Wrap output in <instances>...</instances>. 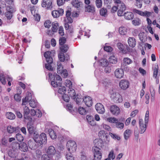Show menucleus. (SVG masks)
<instances>
[{
  "label": "nucleus",
  "instance_id": "1",
  "mask_svg": "<svg viewBox=\"0 0 160 160\" xmlns=\"http://www.w3.org/2000/svg\"><path fill=\"white\" fill-rule=\"evenodd\" d=\"M33 138L36 142L35 144L32 143L31 140H29L28 142V144L30 145L29 147L32 149H34L37 147L42 146L43 144H45L47 142L46 135L44 133H42L40 135L38 133H34Z\"/></svg>",
  "mask_w": 160,
  "mask_h": 160
},
{
  "label": "nucleus",
  "instance_id": "2",
  "mask_svg": "<svg viewBox=\"0 0 160 160\" xmlns=\"http://www.w3.org/2000/svg\"><path fill=\"white\" fill-rule=\"evenodd\" d=\"M61 77L56 73L53 75V79L51 82V84L54 88L59 87L58 90V92L61 94H63L66 92V88L64 86H61Z\"/></svg>",
  "mask_w": 160,
  "mask_h": 160
},
{
  "label": "nucleus",
  "instance_id": "3",
  "mask_svg": "<svg viewBox=\"0 0 160 160\" xmlns=\"http://www.w3.org/2000/svg\"><path fill=\"white\" fill-rule=\"evenodd\" d=\"M44 56L46 58L48 63L45 65V68L49 71H53V68L51 66V64L53 62V59L52 57V53L49 51L45 52L44 53Z\"/></svg>",
  "mask_w": 160,
  "mask_h": 160
},
{
  "label": "nucleus",
  "instance_id": "4",
  "mask_svg": "<svg viewBox=\"0 0 160 160\" xmlns=\"http://www.w3.org/2000/svg\"><path fill=\"white\" fill-rule=\"evenodd\" d=\"M6 9L7 12L5 14L7 19V22L9 23H12L13 21V20L12 19L13 16L12 13L16 11V10L11 6H7Z\"/></svg>",
  "mask_w": 160,
  "mask_h": 160
},
{
  "label": "nucleus",
  "instance_id": "5",
  "mask_svg": "<svg viewBox=\"0 0 160 160\" xmlns=\"http://www.w3.org/2000/svg\"><path fill=\"white\" fill-rule=\"evenodd\" d=\"M111 98L116 103L121 102L123 100L122 96L119 93L113 91V90L110 91Z\"/></svg>",
  "mask_w": 160,
  "mask_h": 160
},
{
  "label": "nucleus",
  "instance_id": "6",
  "mask_svg": "<svg viewBox=\"0 0 160 160\" xmlns=\"http://www.w3.org/2000/svg\"><path fill=\"white\" fill-rule=\"evenodd\" d=\"M67 147L69 152L73 153L76 151L77 148V145L74 141L69 140L67 142Z\"/></svg>",
  "mask_w": 160,
  "mask_h": 160
},
{
  "label": "nucleus",
  "instance_id": "7",
  "mask_svg": "<svg viewBox=\"0 0 160 160\" xmlns=\"http://www.w3.org/2000/svg\"><path fill=\"white\" fill-rule=\"evenodd\" d=\"M92 150L94 158V159L93 160H101L102 156L101 148L93 147Z\"/></svg>",
  "mask_w": 160,
  "mask_h": 160
},
{
  "label": "nucleus",
  "instance_id": "8",
  "mask_svg": "<svg viewBox=\"0 0 160 160\" xmlns=\"http://www.w3.org/2000/svg\"><path fill=\"white\" fill-rule=\"evenodd\" d=\"M100 62L101 65L105 67L104 72L106 73H109L111 71V67L108 65V61L106 60H102Z\"/></svg>",
  "mask_w": 160,
  "mask_h": 160
},
{
  "label": "nucleus",
  "instance_id": "9",
  "mask_svg": "<svg viewBox=\"0 0 160 160\" xmlns=\"http://www.w3.org/2000/svg\"><path fill=\"white\" fill-rule=\"evenodd\" d=\"M42 6L43 8H45L47 9H51L52 8V0H42Z\"/></svg>",
  "mask_w": 160,
  "mask_h": 160
},
{
  "label": "nucleus",
  "instance_id": "10",
  "mask_svg": "<svg viewBox=\"0 0 160 160\" xmlns=\"http://www.w3.org/2000/svg\"><path fill=\"white\" fill-rule=\"evenodd\" d=\"M129 85V82L126 80H122L119 83L120 88L123 90L126 89L128 88Z\"/></svg>",
  "mask_w": 160,
  "mask_h": 160
},
{
  "label": "nucleus",
  "instance_id": "11",
  "mask_svg": "<svg viewBox=\"0 0 160 160\" xmlns=\"http://www.w3.org/2000/svg\"><path fill=\"white\" fill-rule=\"evenodd\" d=\"M95 108L97 112L99 113L103 114L105 112L104 106L101 103H97L95 105Z\"/></svg>",
  "mask_w": 160,
  "mask_h": 160
},
{
  "label": "nucleus",
  "instance_id": "12",
  "mask_svg": "<svg viewBox=\"0 0 160 160\" xmlns=\"http://www.w3.org/2000/svg\"><path fill=\"white\" fill-rule=\"evenodd\" d=\"M111 112L112 113L115 115H117L119 114L120 112V110L117 106L112 105L111 106L110 108Z\"/></svg>",
  "mask_w": 160,
  "mask_h": 160
},
{
  "label": "nucleus",
  "instance_id": "13",
  "mask_svg": "<svg viewBox=\"0 0 160 160\" xmlns=\"http://www.w3.org/2000/svg\"><path fill=\"white\" fill-rule=\"evenodd\" d=\"M123 68H117L114 72L115 76L117 78H122L124 76Z\"/></svg>",
  "mask_w": 160,
  "mask_h": 160
},
{
  "label": "nucleus",
  "instance_id": "14",
  "mask_svg": "<svg viewBox=\"0 0 160 160\" xmlns=\"http://www.w3.org/2000/svg\"><path fill=\"white\" fill-rule=\"evenodd\" d=\"M85 11L86 12L94 13L95 12V7L93 5H88L85 6Z\"/></svg>",
  "mask_w": 160,
  "mask_h": 160
},
{
  "label": "nucleus",
  "instance_id": "15",
  "mask_svg": "<svg viewBox=\"0 0 160 160\" xmlns=\"http://www.w3.org/2000/svg\"><path fill=\"white\" fill-rule=\"evenodd\" d=\"M27 127L30 134H33V136H34V133H38L35 131L36 129L31 124L28 123L27 124Z\"/></svg>",
  "mask_w": 160,
  "mask_h": 160
},
{
  "label": "nucleus",
  "instance_id": "16",
  "mask_svg": "<svg viewBox=\"0 0 160 160\" xmlns=\"http://www.w3.org/2000/svg\"><path fill=\"white\" fill-rule=\"evenodd\" d=\"M83 101L86 105L88 107H91L92 104V98L89 96H86L83 98Z\"/></svg>",
  "mask_w": 160,
  "mask_h": 160
},
{
  "label": "nucleus",
  "instance_id": "17",
  "mask_svg": "<svg viewBox=\"0 0 160 160\" xmlns=\"http://www.w3.org/2000/svg\"><path fill=\"white\" fill-rule=\"evenodd\" d=\"M94 147L97 148H102L103 146V143L102 140V139H96L94 141Z\"/></svg>",
  "mask_w": 160,
  "mask_h": 160
},
{
  "label": "nucleus",
  "instance_id": "18",
  "mask_svg": "<svg viewBox=\"0 0 160 160\" xmlns=\"http://www.w3.org/2000/svg\"><path fill=\"white\" fill-rule=\"evenodd\" d=\"M132 62V61L128 58H125L123 59V62L122 63L121 67L124 68L127 65H129Z\"/></svg>",
  "mask_w": 160,
  "mask_h": 160
},
{
  "label": "nucleus",
  "instance_id": "19",
  "mask_svg": "<svg viewBox=\"0 0 160 160\" xmlns=\"http://www.w3.org/2000/svg\"><path fill=\"white\" fill-rule=\"evenodd\" d=\"M7 130L8 132L12 133L14 132H18L19 130V128L18 127H14L10 125L7 127Z\"/></svg>",
  "mask_w": 160,
  "mask_h": 160
},
{
  "label": "nucleus",
  "instance_id": "20",
  "mask_svg": "<svg viewBox=\"0 0 160 160\" xmlns=\"http://www.w3.org/2000/svg\"><path fill=\"white\" fill-rule=\"evenodd\" d=\"M32 98V94L31 93H28V94L24 98L22 99V105H25L28 103V101L31 99Z\"/></svg>",
  "mask_w": 160,
  "mask_h": 160
},
{
  "label": "nucleus",
  "instance_id": "21",
  "mask_svg": "<svg viewBox=\"0 0 160 160\" xmlns=\"http://www.w3.org/2000/svg\"><path fill=\"white\" fill-rule=\"evenodd\" d=\"M129 46L132 48L134 47L136 44V40L134 38L129 37L128 39Z\"/></svg>",
  "mask_w": 160,
  "mask_h": 160
},
{
  "label": "nucleus",
  "instance_id": "22",
  "mask_svg": "<svg viewBox=\"0 0 160 160\" xmlns=\"http://www.w3.org/2000/svg\"><path fill=\"white\" fill-rule=\"evenodd\" d=\"M86 118L88 123L91 126H94L96 125V122L92 116L88 115L86 116Z\"/></svg>",
  "mask_w": 160,
  "mask_h": 160
},
{
  "label": "nucleus",
  "instance_id": "23",
  "mask_svg": "<svg viewBox=\"0 0 160 160\" xmlns=\"http://www.w3.org/2000/svg\"><path fill=\"white\" fill-rule=\"evenodd\" d=\"M134 16L133 13L130 12H126L123 14L125 18L128 20L132 19L134 18Z\"/></svg>",
  "mask_w": 160,
  "mask_h": 160
},
{
  "label": "nucleus",
  "instance_id": "24",
  "mask_svg": "<svg viewBox=\"0 0 160 160\" xmlns=\"http://www.w3.org/2000/svg\"><path fill=\"white\" fill-rule=\"evenodd\" d=\"M120 7H119L118 12V15L119 16H123L122 13L126 9V7L125 4H123L122 5H121L120 6Z\"/></svg>",
  "mask_w": 160,
  "mask_h": 160
},
{
  "label": "nucleus",
  "instance_id": "25",
  "mask_svg": "<svg viewBox=\"0 0 160 160\" xmlns=\"http://www.w3.org/2000/svg\"><path fill=\"white\" fill-rule=\"evenodd\" d=\"M56 151L55 147L52 146L49 147L47 151V153L49 155H53L56 153Z\"/></svg>",
  "mask_w": 160,
  "mask_h": 160
},
{
  "label": "nucleus",
  "instance_id": "26",
  "mask_svg": "<svg viewBox=\"0 0 160 160\" xmlns=\"http://www.w3.org/2000/svg\"><path fill=\"white\" fill-rule=\"evenodd\" d=\"M68 95L71 98L73 99H75L76 98V93L75 91L72 88H69L68 89Z\"/></svg>",
  "mask_w": 160,
  "mask_h": 160
},
{
  "label": "nucleus",
  "instance_id": "27",
  "mask_svg": "<svg viewBox=\"0 0 160 160\" xmlns=\"http://www.w3.org/2000/svg\"><path fill=\"white\" fill-rule=\"evenodd\" d=\"M19 148L20 150L22 152H25L28 150V147L27 144L23 142L19 145Z\"/></svg>",
  "mask_w": 160,
  "mask_h": 160
},
{
  "label": "nucleus",
  "instance_id": "28",
  "mask_svg": "<svg viewBox=\"0 0 160 160\" xmlns=\"http://www.w3.org/2000/svg\"><path fill=\"white\" fill-rule=\"evenodd\" d=\"M83 98H82V96L81 95L78 94L74 100L77 104L80 105L81 102L83 101Z\"/></svg>",
  "mask_w": 160,
  "mask_h": 160
},
{
  "label": "nucleus",
  "instance_id": "29",
  "mask_svg": "<svg viewBox=\"0 0 160 160\" xmlns=\"http://www.w3.org/2000/svg\"><path fill=\"white\" fill-rule=\"evenodd\" d=\"M23 116L25 119H27L28 118V115L30 113V110L29 108L26 106H25L23 108Z\"/></svg>",
  "mask_w": 160,
  "mask_h": 160
},
{
  "label": "nucleus",
  "instance_id": "30",
  "mask_svg": "<svg viewBox=\"0 0 160 160\" xmlns=\"http://www.w3.org/2000/svg\"><path fill=\"white\" fill-rule=\"evenodd\" d=\"M127 30L126 27H121L119 28V32L121 35H124L127 33Z\"/></svg>",
  "mask_w": 160,
  "mask_h": 160
},
{
  "label": "nucleus",
  "instance_id": "31",
  "mask_svg": "<svg viewBox=\"0 0 160 160\" xmlns=\"http://www.w3.org/2000/svg\"><path fill=\"white\" fill-rule=\"evenodd\" d=\"M69 48V46L67 44L61 46L60 47V52H62L63 53L66 52L68 51Z\"/></svg>",
  "mask_w": 160,
  "mask_h": 160
},
{
  "label": "nucleus",
  "instance_id": "32",
  "mask_svg": "<svg viewBox=\"0 0 160 160\" xmlns=\"http://www.w3.org/2000/svg\"><path fill=\"white\" fill-rule=\"evenodd\" d=\"M52 30L53 32H57L58 29V27L59 26L58 23L57 21H55L52 23Z\"/></svg>",
  "mask_w": 160,
  "mask_h": 160
},
{
  "label": "nucleus",
  "instance_id": "33",
  "mask_svg": "<svg viewBox=\"0 0 160 160\" xmlns=\"http://www.w3.org/2000/svg\"><path fill=\"white\" fill-rule=\"evenodd\" d=\"M131 134V131L129 129H127L124 132V139L128 140Z\"/></svg>",
  "mask_w": 160,
  "mask_h": 160
},
{
  "label": "nucleus",
  "instance_id": "34",
  "mask_svg": "<svg viewBox=\"0 0 160 160\" xmlns=\"http://www.w3.org/2000/svg\"><path fill=\"white\" fill-rule=\"evenodd\" d=\"M6 116L7 118L10 120H13L15 118V116L14 114L11 112H7Z\"/></svg>",
  "mask_w": 160,
  "mask_h": 160
},
{
  "label": "nucleus",
  "instance_id": "35",
  "mask_svg": "<svg viewBox=\"0 0 160 160\" xmlns=\"http://www.w3.org/2000/svg\"><path fill=\"white\" fill-rule=\"evenodd\" d=\"M103 85L106 87H108L111 84V81L108 79L105 78L102 81Z\"/></svg>",
  "mask_w": 160,
  "mask_h": 160
},
{
  "label": "nucleus",
  "instance_id": "36",
  "mask_svg": "<svg viewBox=\"0 0 160 160\" xmlns=\"http://www.w3.org/2000/svg\"><path fill=\"white\" fill-rule=\"evenodd\" d=\"M8 155L12 158H15L17 156V153L13 149H10L8 151Z\"/></svg>",
  "mask_w": 160,
  "mask_h": 160
},
{
  "label": "nucleus",
  "instance_id": "37",
  "mask_svg": "<svg viewBox=\"0 0 160 160\" xmlns=\"http://www.w3.org/2000/svg\"><path fill=\"white\" fill-rule=\"evenodd\" d=\"M80 3L81 2H79L78 0H73L72 2L71 3L73 6L76 8H78L80 6Z\"/></svg>",
  "mask_w": 160,
  "mask_h": 160
},
{
  "label": "nucleus",
  "instance_id": "38",
  "mask_svg": "<svg viewBox=\"0 0 160 160\" xmlns=\"http://www.w3.org/2000/svg\"><path fill=\"white\" fill-rule=\"evenodd\" d=\"M57 65L58 67L57 68V72L58 73L60 74L62 72L63 67L62 65L59 62H58Z\"/></svg>",
  "mask_w": 160,
  "mask_h": 160
},
{
  "label": "nucleus",
  "instance_id": "39",
  "mask_svg": "<svg viewBox=\"0 0 160 160\" xmlns=\"http://www.w3.org/2000/svg\"><path fill=\"white\" fill-rule=\"evenodd\" d=\"M29 104L30 106L32 108H35L37 106L38 102L35 100L30 99L29 101Z\"/></svg>",
  "mask_w": 160,
  "mask_h": 160
},
{
  "label": "nucleus",
  "instance_id": "40",
  "mask_svg": "<svg viewBox=\"0 0 160 160\" xmlns=\"http://www.w3.org/2000/svg\"><path fill=\"white\" fill-rule=\"evenodd\" d=\"M58 57L61 62H63L65 60V57L63 53L60 52L58 55Z\"/></svg>",
  "mask_w": 160,
  "mask_h": 160
},
{
  "label": "nucleus",
  "instance_id": "41",
  "mask_svg": "<svg viewBox=\"0 0 160 160\" xmlns=\"http://www.w3.org/2000/svg\"><path fill=\"white\" fill-rule=\"evenodd\" d=\"M109 60V62L112 64H116L117 62L116 58L114 56H110Z\"/></svg>",
  "mask_w": 160,
  "mask_h": 160
},
{
  "label": "nucleus",
  "instance_id": "42",
  "mask_svg": "<svg viewBox=\"0 0 160 160\" xmlns=\"http://www.w3.org/2000/svg\"><path fill=\"white\" fill-rule=\"evenodd\" d=\"M107 10L106 8H102L100 10V14L103 16L105 17L106 15H107Z\"/></svg>",
  "mask_w": 160,
  "mask_h": 160
},
{
  "label": "nucleus",
  "instance_id": "43",
  "mask_svg": "<svg viewBox=\"0 0 160 160\" xmlns=\"http://www.w3.org/2000/svg\"><path fill=\"white\" fill-rule=\"evenodd\" d=\"M116 122L115 123L116 124V126L117 128L120 129H122L123 128L124 124L123 123L119 122L118 119V122Z\"/></svg>",
  "mask_w": 160,
  "mask_h": 160
},
{
  "label": "nucleus",
  "instance_id": "44",
  "mask_svg": "<svg viewBox=\"0 0 160 160\" xmlns=\"http://www.w3.org/2000/svg\"><path fill=\"white\" fill-rule=\"evenodd\" d=\"M115 158V155H114L113 151L111 150L109 152L108 158L105 159V160H111V158L112 160L114 159Z\"/></svg>",
  "mask_w": 160,
  "mask_h": 160
},
{
  "label": "nucleus",
  "instance_id": "45",
  "mask_svg": "<svg viewBox=\"0 0 160 160\" xmlns=\"http://www.w3.org/2000/svg\"><path fill=\"white\" fill-rule=\"evenodd\" d=\"M78 112L81 115H85L87 113L85 109L82 107H79L78 108Z\"/></svg>",
  "mask_w": 160,
  "mask_h": 160
},
{
  "label": "nucleus",
  "instance_id": "46",
  "mask_svg": "<svg viewBox=\"0 0 160 160\" xmlns=\"http://www.w3.org/2000/svg\"><path fill=\"white\" fill-rule=\"evenodd\" d=\"M49 133L50 137L52 139H56V134L55 132L53 130L51 129L50 130V131H49Z\"/></svg>",
  "mask_w": 160,
  "mask_h": 160
},
{
  "label": "nucleus",
  "instance_id": "47",
  "mask_svg": "<svg viewBox=\"0 0 160 160\" xmlns=\"http://www.w3.org/2000/svg\"><path fill=\"white\" fill-rule=\"evenodd\" d=\"M16 138L17 140L19 142L22 141L24 139L23 136L19 133H17L16 135Z\"/></svg>",
  "mask_w": 160,
  "mask_h": 160
},
{
  "label": "nucleus",
  "instance_id": "48",
  "mask_svg": "<svg viewBox=\"0 0 160 160\" xmlns=\"http://www.w3.org/2000/svg\"><path fill=\"white\" fill-rule=\"evenodd\" d=\"M110 136L113 139H117L118 140H119L121 139L120 137L118 135L112 133L111 132L109 133Z\"/></svg>",
  "mask_w": 160,
  "mask_h": 160
},
{
  "label": "nucleus",
  "instance_id": "49",
  "mask_svg": "<svg viewBox=\"0 0 160 160\" xmlns=\"http://www.w3.org/2000/svg\"><path fill=\"white\" fill-rule=\"evenodd\" d=\"M148 123H145L144 124L139 125L140 128L141 129V133H143L146 131V124Z\"/></svg>",
  "mask_w": 160,
  "mask_h": 160
},
{
  "label": "nucleus",
  "instance_id": "50",
  "mask_svg": "<svg viewBox=\"0 0 160 160\" xmlns=\"http://www.w3.org/2000/svg\"><path fill=\"white\" fill-rule=\"evenodd\" d=\"M59 44L61 46L64 45V43L66 42V39L64 37H62L60 38L59 39Z\"/></svg>",
  "mask_w": 160,
  "mask_h": 160
},
{
  "label": "nucleus",
  "instance_id": "51",
  "mask_svg": "<svg viewBox=\"0 0 160 160\" xmlns=\"http://www.w3.org/2000/svg\"><path fill=\"white\" fill-rule=\"evenodd\" d=\"M140 20L138 18H136L132 21V24L134 26H138L140 24Z\"/></svg>",
  "mask_w": 160,
  "mask_h": 160
},
{
  "label": "nucleus",
  "instance_id": "52",
  "mask_svg": "<svg viewBox=\"0 0 160 160\" xmlns=\"http://www.w3.org/2000/svg\"><path fill=\"white\" fill-rule=\"evenodd\" d=\"M66 157L67 160H74V158L72 155V153L69 152V153H66Z\"/></svg>",
  "mask_w": 160,
  "mask_h": 160
},
{
  "label": "nucleus",
  "instance_id": "53",
  "mask_svg": "<svg viewBox=\"0 0 160 160\" xmlns=\"http://www.w3.org/2000/svg\"><path fill=\"white\" fill-rule=\"evenodd\" d=\"M95 4L98 8H100L102 5V0H96L95 1Z\"/></svg>",
  "mask_w": 160,
  "mask_h": 160
},
{
  "label": "nucleus",
  "instance_id": "54",
  "mask_svg": "<svg viewBox=\"0 0 160 160\" xmlns=\"http://www.w3.org/2000/svg\"><path fill=\"white\" fill-rule=\"evenodd\" d=\"M136 2L135 5L138 8H141L142 7V0H135Z\"/></svg>",
  "mask_w": 160,
  "mask_h": 160
},
{
  "label": "nucleus",
  "instance_id": "55",
  "mask_svg": "<svg viewBox=\"0 0 160 160\" xmlns=\"http://www.w3.org/2000/svg\"><path fill=\"white\" fill-rule=\"evenodd\" d=\"M107 121L111 123H115L118 122V119L110 117L107 118Z\"/></svg>",
  "mask_w": 160,
  "mask_h": 160
},
{
  "label": "nucleus",
  "instance_id": "56",
  "mask_svg": "<svg viewBox=\"0 0 160 160\" xmlns=\"http://www.w3.org/2000/svg\"><path fill=\"white\" fill-rule=\"evenodd\" d=\"M65 84L66 87L68 88H72V83L71 81L69 80H66L65 81Z\"/></svg>",
  "mask_w": 160,
  "mask_h": 160
},
{
  "label": "nucleus",
  "instance_id": "57",
  "mask_svg": "<svg viewBox=\"0 0 160 160\" xmlns=\"http://www.w3.org/2000/svg\"><path fill=\"white\" fill-rule=\"evenodd\" d=\"M52 23L49 20H48L45 22L44 25L45 27L49 28L52 25Z\"/></svg>",
  "mask_w": 160,
  "mask_h": 160
},
{
  "label": "nucleus",
  "instance_id": "58",
  "mask_svg": "<svg viewBox=\"0 0 160 160\" xmlns=\"http://www.w3.org/2000/svg\"><path fill=\"white\" fill-rule=\"evenodd\" d=\"M105 135V132L103 130H101L98 133V136L100 139H102L104 138Z\"/></svg>",
  "mask_w": 160,
  "mask_h": 160
},
{
  "label": "nucleus",
  "instance_id": "59",
  "mask_svg": "<svg viewBox=\"0 0 160 160\" xmlns=\"http://www.w3.org/2000/svg\"><path fill=\"white\" fill-rule=\"evenodd\" d=\"M52 14L55 18L58 17L60 16L59 13L58 12V10L53 11L52 12Z\"/></svg>",
  "mask_w": 160,
  "mask_h": 160
},
{
  "label": "nucleus",
  "instance_id": "60",
  "mask_svg": "<svg viewBox=\"0 0 160 160\" xmlns=\"http://www.w3.org/2000/svg\"><path fill=\"white\" fill-rule=\"evenodd\" d=\"M151 15L152 13L151 12L145 11L144 12H142V16L149 17L151 16Z\"/></svg>",
  "mask_w": 160,
  "mask_h": 160
},
{
  "label": "nucleus",
  "instance_id": "61",
  "mask_svg": "<svg viewBox=\"0 0 160 160\" xmlns=\"http://www.w3.org/2000/svg\"><path fill=\"white\" fill-rule=\"evenodd\" d=\"M149 118V111H147L145 117V123H148Z\"/></svg>",
  "mask_w": 160,
  "mask_h": 160
},
{
  "label": "nucleus",
  "instance_id": "62",
  "mask_svg": "<svg viewBox=\"0 0 160 160\" xmlns=\"http://www.w3.org/2000/svg\"><path fill=\"white\" fill-rule=\"evenodd\" d=\"M58 33L61 36L64 35V32L63 27L62 26H60L59 28Z\"/></svg>",
  "mask_w": 160,
  "mask_h": 160
},
{
  "label": "nucleus",
  "instance_id": "63",
  "mask_svg": "<svg viewBox=\"0 0 160 160\" xmlns=\"http://www.w3.org/2000/svg\"><path fill=\"white\" fill-rule=\"evenodd\" d=\"M14 98L16 101L18 102H19L21 100V96L18 94H15L14 96Z\"/></svg>",
  "mask_w": 160,
  "mask_h": 160
},
{
  "label": "nucleus",
  "instance_id": "64",
  "mask_svg": "<svg viewBox=\"0 0 160 160\" xmlns=\"http://www.w3.org/2000/svg\"><path fill=\"white\" fill-rule=\"evenodd\" d=\"M42 160H50V158L48 154H44L43 155L41 158Z\"/></svg>",
  "mask_w": 160,
  "mask_h": 160
}]
</instances>
